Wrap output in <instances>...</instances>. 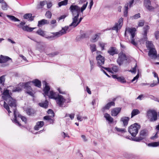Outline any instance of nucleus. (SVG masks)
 Masks as SVG:
<instances>
[{"label":"nucleus","instance_id":"1","mask_svg":"<svg viewBox=\"0 0 159 159\" xmlns=\"http://www.w3.org/2000/svg\"><path fill=\"white\" fill-rule=\"evenodd\" d=\"M11 93H10L9 90H6L3 92L2 96V99L4 100L3 107L7 110L9 114L11 112L10 110L8 105L11 107H14L13 111L14 109L16 110V101L11 97Z\"/></svg>","mask_w":159,"mask_h":159},{"label":"nucleus","instance_id":"2","mask_svg":"<svg viewBox=\"0 0 159 159\" xmlns=\"http://www.w3.org/2000/svg\"><path fill=\"white\" fill-rule=\"evenodd\" d=\"M87 4L88 2H87L85 3L84 4L81 8L77 5L74 4L71 5L69 9L72 14L73 17L77 15L78 16L79 15L80 11L83 13V11L85 9Z\"/></svg>","mask_w":159,"mask_h":159},{"label":"nucleus","instance_id":"3","mask_svg":"<svg viewBox=\"0 0 159 159\" xmlns=\"http://www.w3.org/2000/svg\"><path fill=\"white\" fill-rule=\"evenodd\" d=\"M43 83L45 84V86L43 89L44 93H43L44 97L48 96L49 98L51 99H56L57 95L56 93L53 91H50V88L47 84L45 81H44Z\"/></svg>","mask_w":159,"mask_h":159},{"label":"nucleus","instance_id":"4","mask_svg":"<svg viewBox=\"0 0 159 159\" xmlns=\"http://www.w3.org/2000/svg\"><path fill=\"white\" fill-rule=\"evenodd\" d=\"M146 47L148 48L149 51L148 53L149 56L152 59H155L157 57V51L153 47V44L151 41H147L146 42Z\"/></svg>","mask_w":159,"mask_h":159},{"label":"nucleus","instance_id":"5","mask_svg":"<svg viewBox=\"0 0 159 159\" xmlns=\"http://www.w3.org/2000/svg\"><path fill=\"white\" fill-rule=\"evenodd\" d=\"M136 30V29L134 28H128L126 29L125 33V36H126L127 33L131 35L130 42L132 44L134 45H136L137 44V43L135 41V39H134Z\"/></svg>","mask_w":159,"mask_h":159},{"label":"nucleus","instance_id":"6","mask_svg":"<svg viewBox=\"0 0 159 159\" xmlns=\"http://www.w3.org/2000/svg\"><path fill=\"white\" fill-rule=\"evenodd\" d=\"M143 5L145 7L150 11H153L155 9L159 7L158 4L156 2L152 6L150 0H144Z\"/></svg>","mask_w":159,"mask_h":159},{"label":"nucleus","instance_id":"7","mask_svg":"<svg viewBox=\"0 0 159 159\" xmlns=\"http://www.w3.org/2000/svg\"><path fill=\"white\" fill-rule=\"evenodd\" d=\"M140 126L137 123L131 125L129 127V132L133 136H135L138 134L139 130L140 129Z\"/></svg>","mask_w":159,"mask_h":159},{"label":"nucleus","instance_id":"8","mask_svg":"<svg viewBox=\"0 0 159 159\" xmlns=\"http://www.w3.org/2000/svg\"><path fill=\"white\" fill-rule=\"evenodd\" d=\"M147 116L150 121H154L157 119V112L154 110H149L147 111Z\"/></svg>","mask_w":159,"mask_h":159},{"label":"nucleus","instance_id":"9","mask_svg":"<svg viewBox=\"0 0 159 159\" xmlns=\"http://www.w3.org/2000/svg\"><path fill=\"white\" fill-rule=\"evenodd\" d=\"M14 119L12 120V121L16 124H17L19 126H20L21 125L20 123L17 120L16 118L17 116L18 117H19L21 118V120L24 121L25 123H26L27 121V119L25 117V116H22L21 115H20L19 114V113L16 110H15L14 109Z\"/></svg>","mask_w":159,"mask_h":159},{"label":"nucleus","instance_id":"10","mask_svg":"<svg viewBox=\"0 0 159 159\" xmlns=\"http://www.w3.org/2000/svg\"><path fill=\"white\" fill-rule=\"evenodd\" d=\"M127 60V57L125 53L122 52H120L118 54V58L117 62L119 65L120 66L123 64L124 61Z\"/></svg>","mask_w":159,"mask_h":159},{"label":"nucleus","instance_id":"11","mask_svg":"<svg viewBox=\"0 0 159 159\" xmlns=\"http://www.w3.org/2000/svg\"><path fill=\"white\" fill-rule=\"evenodd\" d=\"M79 15L78 16L77 15L76 16L73 17L72 20L73 21L69 25V27L72 26L73 28H75L77 26L81 21L83 19L82 17H80L79 20L78 18Z\"/></svg>","mask_w":159,"mask_h":159},{"label":"nucleus","instance_id":"12","mask_svg":"<svg viewBox=\"0 0 159 159\" xmlns=\"http://www.w3.org/2000/svg\"><path fill=\"white\" fill-rule=\"evenodd\" d=\"M55 100L57 104L59 107H63L64 103L66 102V99L62 96L60 95H57Z\"/></svg>","mask_w":159,"mask_h":159},{"label":"nucleus","instance_id":"13","mask_svg":"<svg viewBox=\"0 0 159 159\" xmlns=\"http://www.w3.org/2000/svg\"><path fill=\"white\" fill-rule=\"evenodd\" d=\"M147 133L146 130H142L140 132V136L135 138H131L132 140L136 142H140L142 141L147 135Z\"/></svg>","mask_w":159,"mask_h":159},{"label":"nucleus","instance_id":"14","mask_svg":"<svg viewBox=\"0 0 159 159\" xmlns=\"http://www.w3.org/2000/svg\"><path fill=\"white\" fill-rule=\"evenodd\" d=\"M123 18H120L119 20L118 23H115L114 26L112 28V29L118 32V30L120 29L123 25Z\"/></svg>","mask_w":159,"mask_h":159},{"label":"nucleus","instance_id":"15","mask_svg":"<svg viewBox=\"0 0 159 159\" xmlns=\"http://www.w3.org/2000/svg\"><path fill=\"white\" fill-rule=\"evenodd\" d=\"M69 28L68 26H66L63 28L61 30L58 32L52 33L54 36L53 37H59L66 33L67 31Z\"/></svg>","mask_w":159,"mask_h":159},{"label":"nucleus","instance_id":"16","mask_svg":"<svg viewBox=\"0 0 159 159\" xmlns=\"http://www.w3.org/2000/svg\"><path fill=\"white\" fill-rule=\"evenodd\" d=\"M96 59L97 61L98 66L99 67H101L104 64V57L101 55H99L96 57Z\"/></svg>","mask_w":159,"mask_h":159},{"label":"nucleus","instance_id":"17","mask_svg":"<svg viewBox=\"0 0 159 159\" xmlns=\"http://www.w3.org/2000/svg\"><path fill=\"white\" fill-rule=\"evenodd\" d=\"M10 87L11 88V90H9L10 94L11 93V92H19L21 91L22 89L21 83L20 84L15 87L10 86Z\"/></svg>","mask_w":159,"mask_h":159},{"label":"nucleus","instance_id":"18","mask_svg":"<svg viewBox=\"0 0 159 159\" xmlns=\"http://www.w3.org/2000/svg\"><path fill=\"white\" fill-rule=\"evenodd\" d=\"M112 77L114 79H116L117 81L122 83H125L126 82V80L123 76H118L116 75H112Z\"/></svg>","mask_w":159,"mask_h":159},{"label":"nucleus","instance_id":"19","mask_svg":"<svg viewBox=\"0 0 159 159\" xmlns=\"http://www.w3.org/2000/svg\"><path fill=\"white\" fill-rule=\"evenodd\" d=\"M108 53L111 55L113 56L115 54L118 53V51L115 47H111L107 51Z\"/></svg>","mask_w":159,"mask_h":159},{"label":"nucleus","instance_id":"20","mask_svg":"<svg viewBox=\"0 0 159 159\" xmlns=\"http://www.w3.org/2000/svg\"><path fill=\"white\" fill-rule=\"evenodd\" d=\"M9 60H10L11 62L12 61L11 58L8 57H4L2 55H1L0 57V63H5Z\"/></svg>","mask_w":159,"mask_h":159},{"label":"nucleus","instance_id":"21","mask_svg":"<svg viewBox=\"0 0 159 159\" xmlns=\"http://www.w3.org/2000/svg\"><path fill=\"white\" fill-rule=\"evenodd\" d=\"M120 108H116L112 110L111 111V114L112 116H116L120 112L121 110Z\"/></svg>","mask_w":159,"mask_h":159},{"label":"nucleus","instance_id":"22","mask_svg":"<svg viewBox=\"0 0 159 159\" xmlns=\"http://www.w3.org/2000/svg\"><path fill=\"white\" fill-rule=\"evenodd\" d=\"M31 83L32 82L31 81H29L24 83H21L22 89L24 88L26 90L31 89V87L30 86V85Z\"/></svg>","mask_w":159,"mask_h":159},{"label":"nucleus","instance_id":"23","mask_svg":"<svg viewBox=\"0 0 159 159\" xmlns=\"http://www.w3.org/2000/svg\"><path fill=\"white\" fill-rule=\"evenodd\" d=\"M44 125V123L43 121H38L36 123V125L34 129L35 130H38L39 128L42 127Z\"/></svg>","mask_w":159,"mask_h":159},{"label":"nucleus","instance_id":"24","mask_svg":"<svg viewBox=\"0 0 159 159\" xmlns=\"http://www.w3.org/2000/svg\"><path fill=\"white\" fill-rule=\"evenodd\" d=\"M104 117L109 123H112L113 121V118L108 113H106L104 114Z\"/></svg>","mask_w":159,"mask_h":159},{"label":"nucleus","instance_id":"25","mask_svg":"<svg viewBox=\"0 0 159 159\" xmlns=\"http://www.w3.org/2000/svg\"><path fill=\"white\" fill-rule=\"evenodd\" d=\"M48 24V21L47 20L43 19L38 21V26L39 27H41L43 25L45 24Z\"/></svg>","mask_w":159,"mask_h":159},{"label":"nucleus","instance_id":"26","mask_svg":"<svg viewBox=\"0 0 159 159\" xmlns=\"http://www.w3.org/2000/svg\"><path fill=\"white\" fill-rule=\"evenodd\" d=\"M24 18L27 19L28 20L32 21L34 20V17L32 16V14L30 13H27L23 16Z\"/></svg>","mask_w":159,"mask_h":159},{"label":"nucleus","instance_id":"27","mask_svg":"<svg viewBox=\"0 0 159 159\" xmlns=\"http://www.w3.org/2000/svg\"><path fill=\"white\" fill-rule=\"evenodd\" d=\"M100 35V33L95 34L94 36L92 37L90 39V41L93 43L96 42L98 40Z\"/></svg>","mask_w":159,"mask_h":159},{"label":"nucleus","instance_id":"28","mask_svg":"<svg viewBox=\"0 0 159 159\" xmlns=\"http://www.w3.org/2000/svg\"><path fill=\"white\" fill-rule=\"evenodd\" d=\"M35 28L30 27L28 25H25L24 27H23L22 30L25 31L31 32Z\"/></svg>","mask_w":159,"mask_h":159},{"label":"nucleus","instance_id":"29","mask_svg":"<svg viewBox=\"0 0 159 159\" xmlns=\"http://www.w3.org/2000/svg\"><path fill=\"white\" fill-rule=\"evenodd\" d=\"M32 83H33L34 85L40 88L41 86V82L40 81L37 79L33 80L32 82Z\"/></svg>","mask_w":159,"mask_h":159},{"label":"nucleus","instance_id":"30","mask_svg":"<svg viewBox=\"0 0 159 159\" xmlns=\"http://www.w3.org/2000/svg\"><path fill=\"white\" fill-rule=\"evenodd\" d=\"M47 3V2L46 1H41L40 2L39 4L38 5L37 8L38 9H42Z\"/></svg>","mask_w":159,"mask_h":159},{"label":"nucleus","instance_id":"31","mask_svg":"<svg viewBox=\"0 0 159 159\" xmlns=\"http://www.w3.org/2000/svg\"><path fill=\"white\" fill-rule=\"evenodd\" d=\"M121 120L123 122L124 126H126L128 123L129 118L128 117H124L122 118Z\"/></svg>","mask_w":159,"mask_h":159},{"label":"nucleus","instance_id":"32","mask_svg":"<svg viewBox=\"0 0 159 159\" xmlns=\"http://www.w3.org/2000/svg\"><path fill=\"white\" fill-rule=\"evenodd\" d=\"M37 33L39 35H40L41 36H42L43 37H44L47 38L49 39V38H51V36H50V37L46 36L45 34V33H44V31H43V30H38V31H37Z\"/></svg>","mask_w":159,"mask_h":159},{"label":"nucleus","instance_id":"33","mask_svg":"<svg viewBox=\"0 0 159 159\" xmlns=\"http://www.w3.org/2000/svg\"><path fill=\"white\" fill-rule=\"evenodd\" d=\"M115 103L113 102H111L107 103L103 107L104 109H108L112 106H114Z\"/></svg>","mask_w":159,"mask_h":159},{"label":"nucleus","instance_id":"34","mask_svg":"<svg viewBox=\"0 0 159 159\" xmlns=\"http://www.w3.org/2000/svg\"><path fill=\"white\" fill-rule=\"evenodd\" d=\"M148 146L150 147H157L159 146V141L148 143Z\"/></svg>","mask_w":159,"mask_h":159},{"label":"nucleus","instance_id":"35","mask_svg":"<svg viewBox=\"0 0 159 159\" xmlns=\"http://www.w3.org/2000/svg\"><path fill=\"white\" fill-rule=\"evenodd\" d=\"M53 117H50L49 116H46L43 117L44 120H48L50 123H53V120L52 119Z\"/></svg>","mask_w":159,"mask_h":159},{"label":"nucleus","instance_id":"36","mask_svg":"<svg viewBox=\"0 0 159 159\" xmlns=\"http://www.w3.org/2000/svg\"><path fill=\"white\" fill-rule=\"evenodd\" d=\"M7 16L11 19V20L14 21L15 22L20 21V20L18 18H16L14 16L11 15H7Z\"/></svg>","mask_w":159,"mask_h":159},{"label":"nucleus","instance_id":"37","mask_svg":"<svg viewBox=\"0 0 159 159\" xmlns=\"http://www.w3.org/2000/svg\"><path fill=\"white\" fill-rule=\"evenodd\" d=\"M140 113L139 111L137 109H134L131 112V117L139 114Z\"/></svg>","mask_w":159,"mask_h":159},{"label":"nucleus","instance_id":"38","mask_svg":"<svg viewBox=\"0 0 159 159\" xmlns=\"http://www.w3.org/2000/svg\"><path fill=\"white\" fill-rule=\"evenodd\" d=\"M26 111L27 114L29 115H32L34 113V111L33 109L29 108H28L26 110Z\"/></svg>","mask_w":159,"mask_h":159},{"label":"nucleus","instance_id":"39","mask_svg":"<svg viewBox=\"0 0 159 159\" xmlns=\"http://www.w3.org/2000/svg\"><path fill=\"white\" fill-rule=\"evenodd\" d=\"M68 0H64L58 3V5L59 7H61L62 6L66 5L68 3Z\"/></svg>","mask_w":159,"mask_h":159},{"label":"nucleus","instance_id":"40","mask_svg":"<svg viewBox=\"0 0 159 159\" xmlns=\"http://www.w3.org/2000/svg\"><path fill=\"white\" fill-rule=\"evenodd\" d=\"M90 49L92 52L96 51V45L94 44H92L90 45Z\"/></svg>","mask_w":159,"mask_h":159},{"label":"nucleus","instance_id":"41","mask_svg":"<svg viewBox=\"0 0 159 159\" xmlns=\"http://www.w3.org/2000/svg\"><path fill=\"white\" fill-rule=\"evenodd\" d=\"M150 27L148 25H146L143 27L144 34L145 36H146L148 32V30L149 29Z\"/></svg>","mask_w":159,"mask_h":159},{"label":"nucleus","instance_id":"42","mask_svg":"<svg viewBox=\"0 0 159 159\" xmlns=\"http://www.w3.org/2000/svg\"><path fill=\"white\" fill-rule=\"evenodd\" d=\"M39 105L41 107L45 108H47L48 107V102L47 101H46L44 103H39Z\"/></svg>","mask_w":159,"mask_h":159},{"label":"nucleus","instance_id":"43","mask_svg":"<svg viewBox=\"0 0 159 159\" xmlns=\"http://www.w3.org/2000/svg\"><path fill=\"white\" fill-rule=\"evenodd\" d=\"M125 10L124 12V16L126 17L128 14V4H125Z\"/></svg>","mask_w":159,"mask_h":159},{"label":"nucleus","instance_id":"44","mask_svg":"<svg viewBox=\"0 0 159 159\" xmlns=\"http://www.w3.org/2000/svg\"><path fill=\"white\" fill-rule=\"evenodd\" d=\"M106 43L102 42H99L98 43V45L101 48V50H103L104 49V47Z\"/></svg>","mask_w":159,"mask_h":159},{"label":"nucleus","instance_id":"45","mask_svg":"<svg viewBox=\"0 0 159 159\" xmlns=\"http://www.w3.org/2000/svg\"><path fill=\"white\" fill-rule=\"evenodd\" d=\"M140 14L139 13L137 14L134 16L130 17V18L132 20L136 19L140 17Z\"/></svg>","mask_w":159,"mask_h":159},{"label":"nucleus","instance_id":"46","mask_svg":"<svg viewBox=\"0 0 159 159\" xmlns=\"http://www.w3.org/2000/svg\"><path fill=\"white\" fill-rule=\"evenodd\" d=\"M115 129L117 131L120 132L121 133L125 132L126 131L125 129L120 128L117 127H116Z\"/></svg>","mask_w":159,"mask_h":159},{"label":"nucleus","instance_id":"47","mask_svg":"<svg viewBox=\"0 0 159 159\" xmlns=\"http://www.w3.org/2000/svg\"><path fill=\"white\" fill-rule=\"evenodd\" d=\"M48 113L49 115L48 116L51 117H53L54 116V114L53 111L51 109H49L48 111Z\"/></svg>","mask_w":159,"mask_h":159},{"label":"nucleus","instance_id":"48","mask_svg":"<svg viewBox=\"0 0 159 159\" xmlns=\"http://www.w3.org/2000/svg\"><path fill=\"white\" fill-rule=\"evenodd\" d=\"M25 23L24 22H21L19 24L16 25V26L20 28H21L23 30V28L25 26Z\"/></svg>","mask_w":159,"mask_h":159},{"label":"nucleus","instance_id":"49","mask_svg":"<svg viewBox=\"0 0 159 159\" xmlns=\"http://www.w3.org/2000/svg\"><path fill=\"white\" fill-rule=\"evenodd\" d=\"M111 72H113L112 71L114 72H117L118 70V67L116 66H113L111 68Z\"/></svg>","mask_w":159,"mask_h":159},{"label":"nucleus","instance_id":"50","mask_svg":"<svg viewBox=\"0 0 159 159\" xmlns=\"http://www.w3.org/2000/svg\"><path fill=\"white\" fill-rule=\"evenodd\" d=\"M2 8L4 10H7V6L6 2H4L2 3Z\"/></svg>","mask_w":159,"mask_h":159},{"label":"nucleus","instance_id":"51","mask_svg":"<svg viewBox=\"0 0 159 159\" xmlns=\"http://www.w3.org/2000/svg\"><path fill=\"white\" fill-rule=\"evenodd\" d=\"M52 13L51 12L49 11L46 12L45 14V16L48 18L50 19L51 18Z\"/></svg>","mask_w":159,"mask_h":159},{"label":"nucleus","instance_id":"52","mask_svg":"<svg viewBox=\"0 0 159 159\" xmlns=\"http://www.w3.org/2000/svg\"><path fill=\"white\" fill-rule=\"evenodd\" d=\"M5 80V79L4 76L3 75L1 76L0 77V84H1L2 85H3Z\"/></svg>","mask_w":159,"mask_h":159},{"label":"nucleus","instance_id":"53","mask_svg":"<svg viewBox=\"0 0 159 159\" xmlns=\"http://www.w3.org/2000/svg\"><path fill=\"white\" fill-rule=\"evenodd\" d=\"M76 116L77 120L80 121H82L83 120V119H87V117H82L79 115H77Z\"/></svg>","mask_w":159,"mask_h":159},{"label":"nucleus","instance_id":"54","mask_svg":"<svg viewBox=\"0 0 159 159\" xmlns=\"http://www.w3.org/2000/svg\"><path fill=\"white\" fill-rule=\"evenodd\" d=\"M75 116V114H66V115L65 117H68L69 116L70 119L72 120L73 119Z\"/></svg>","mask_w":159,"mask_h":159},{"label":"nucleus","instance_id":"55","mask_svg":"<svg viewBox=\"0 0 159 159\" xmlns=\"http://www.w3.org/2000/svg\"><path fill=\"white\" fill-rule=\"evenodd\" d=\"M27 93L30 95L32 96H34V93H33V92L32 91V89H28V90H27Z\"/></svg>","mask_w":159,"mask_h":159},{"label":"nucleus","instance_id":"56","mask_svg":"<svg viewBox=\"0 0 159 159\" xmlns=\"http://www.w3.org/2000/svg\"><path fill=\"white\" fill-rule=\"evenodd\" d=\"M144 20H142L140 21L139 22L138 26V27H142L144 25Z\"/></svg>","mask_w":159,"mask_h":159},{"label":"nucleus","instance_id":"57","mask_svg":"<svg viewBox=\"0 0 159 159\" xmlns=\"http://www.w3.org/2000/svg\"><path fill=\"white\" fill-rule=\"evenodd\" d=\"M154 35L156 39H158L159 37V31H156L154 33Z\"/></svg>","mask_w":159,"mask_h":159},{"label":"nucleus","instance_id":"58","mask_svg":"<svg viewBox=\"0 0 159 159\" xmlns=\"http://www.w3.org/2000/svg\"><path fill=\"white\" fill-rule=\"evenodd\" d=\"M57 90L58 91L59 93L62 94H65L66 93V92L65 91H63L60 88H58L57 89Z\"/></svg>","mask_w":159,"mask_h":159},{"label":"nucleus","instance_id":"59","mask_svg":"<svg viewBox=\"0 0 159 159\" xmlns=\"http://www.w3.org/2000/svg\"><path fill=\"white\" fill-rule=\"evenodd\" d=\"M137 66V64H136L135 66L133 68L132 70H130L129 71L131 72L132 73H135L136 72V67Z\"/></svg>","mask_w":159,"mask_h":159},{"label":"nucleus","instance_id":"60","mask_svg":"<svg viewBox=\"0 0 159 159\" xmlns=\"http://www.w3.org/2000/svg\"><path fill=\"white\" fill-rule=\"evenodd\" d=\"M139 77V74H138L132 80V82H133L135 80H137Z\"/></svg>","mask_w":159,"mask_h":159},{"label":"nucleus","instance_id":"61","mask_svg":"<svg viewBox=\"0 0 159 159\" xmlns=\"http://www.w3.org/2000/svg\"><path fill=\"white\" fill-rule=\"evenodd\" d=\"M90 63L91 65V70L92 69L94 66V63L93 61H90Z\"/></svg>","mask_w":159,"mask_h":159},{"label":"nucleus","instance_id":"62","mask_svg":"<svg viewBox=\"0 0 159 159\" xmlns=\"http://www.w3.org/2000/svg\"><path fill=\"white\" fill-rule=\"evenodd\" d=\"M158 133V132L155 134V135L153 136H152L151 139H152L154 140L155 139H157L158 137V136L157 135V133Z\"/></svg>","mask_w":159,"mask_h":159},{"label":"nucleus","instance_id":"63","mask_svg":"<svg viewBox=\"0 0 159 159\" xmlns=\"http://www.w3.org/2000/svg\"><path fill=\"white\" fill-rule=\"evenodd\" d=\"M86 90L87 92L89 94H91V91H90V89L88 86H87L86 87Z\"/></svg>","mask_w":159,"mask_h":159},{"label":"nucleus","instance_id":"64","mask_svg":"<svg viewBox=\"0 0 159 159\" xmlns=\"http://www.w3.org/2000/svg\"><path fill=\"white\" fill-rule=\"evenodd\" d=\"M47 4V7L48 8H49L51 7L52 6V4L51 2H49L46 4Z\"/></svg>","mask_w":159,"mask_h":159}]
</instances>
